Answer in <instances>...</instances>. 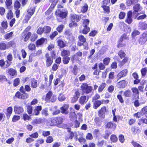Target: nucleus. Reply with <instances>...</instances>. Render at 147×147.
<instances>
[{
  "label": "nucleus",
  "mask_w": 147,
  "mask_h": 147,
  "mask_svg": "<svg viewBox=\"0 0 147 147\" xmlns=\"http://www.w3.org/2000/svg\"><path fill=\"white\" fill-rule=\"evenodd\" d=\"M81 88L82 92L87 94L91 92L92 89L91 86H88L86 83H83L82 84Z\"/></svg>",
  "instance_id": "f257e3e1"
},
{
  "label": "nucleus",
  "mask_w": 147,
  "mask_h": 147,
  "mask_svg": "<svg viewBox=\"0 0 147 147\" xmlns=\"http://www.w3.org/2000/svg\"><path fill=\"white\" fill-rule=\"evenodd\" d=\"M68 13L67 11L66 10L61 11L59 9H57L55 13L57 16L63 19L66 18Z\"/></svg>",
  "instance_id": "f03ea898"
},
{
  "label": "nucleus",
  "mask_w": 147,
  "mask_h": 147,
  "mask_svg": "<svg viewBox=\"0 0 147 147\" xmlns=\"http://www.w3.org/2000/svg\"><path fill=\"white\" fill-rule=\"evenodd\" d=\"M147 40V32H144L141 35L139 39V42L141 45H143Z\"/></svg>",
  "instance_id": "7ed1b4c3"
},
{
  "label": "nucleus",
  "mask_w": 147,
  "mask_h": 147,
  "mask_svg": "<svg viewBox=\"0 0 147 147\" xmlns=\"http://www.w3.org/2000/svg\"><path fill=\"white\" fill-rule=\"evenodd\" d=\"M14 110L15 113L17 114H19L22 113L24 111V109L22 106L15 105L14 107Z\"/></svg>",
  "instance_id": "20e7f679"
},
{
  "label": "nucleus",
  "mask_w": 147,
  "mask_h": 147,
  "mask_svg": "<svg viewBox=\"0 0 147 147\" xmlns=\"http://www.w3.org/2000/svg\"><path fill=\"white\" fill-rule=\"evenodd\" d=\"M107 111L105 107L103 106L102 107L101 109L98 112L99 116L101 118H104L105 117V113Z\"/></svg>",
  "instance_id": "39448f33"
},
{
  "label": "nucleus",
  "mask_w": 147,
  "mask_h": 147,
  "mask_svg": "<svg viewBox=\"0 0 147 147\" xmlns=\"http://www.w3.org/2000/svg\"><path fill=\"white\" fill-rule=\"evenodd\" d=\"M69 105L67 104H65L60 108L61 111L63 114H67L69 112L68 111Z\"/></svg>",
  "instance_id": "423d86ee"
},
{
  "label": "nucleus",
  "mask_w": 147,
  "mask_h": 147,
  "mask_svg": "<svg viewBox=\"0 0 147 147\" xmlns=\"http://www.w3.org/2000/svg\"><path fill=\"white\" fill-rule=\"evenodd\" d=\"M81 17L76 14H71V19L73 22H77L80 21Z\"/></svg>",
  "instance_id": "0eeeda50"
},
{
  "label": "nucleus",
  "mask_w": 147,
  "mask_h": 147,
  "mask_svg": "<svg viewBox=\"0 0 147 147\" xmlns=\"http://www.w3.org/2000/svg\"><path fill=\"white\" fill-rule=\"evenodd\" d=\"M132 13L131 11H129L127 15V18L125 20V22L128 24H131L132 22Z\"/></svg>",
  "instance_id": "6e6552de"
},
{
  "label": "nucleus",
  "mask_w": 147,
  "mask_h": 147,
  "mask_svg": "<svg viewBox=\"0 0 147 147\" xmlns=\"http://www.w3.org/2000/svg\"><path fill=\"white\" fill-rule=\"evenodd\" d=\"M106 128H110L112 130H114L116 127V125L113 122H109L107 123L106 125Z\"/></svg>",
  "instance_id": "1a4fd4ad"
},
{
  "label": "nucleus",
  "mask_w": 147,
  "mask_h": 147,
  "mask_svg": "<svg viewBox=\"0 0 147 147\" xmlns=\"http://www.w3.org/2000/svg\"><path fill=\"white\" fill-rule=\"evenodd\" d=\"M7 74L11 76H15L17 73L16 71L13 68H10L8 69L6 72Z\"/></svg>",
  "instance_id": "9d476101"
},
{
  "label": "nucleus",
  "mask_w": 147,
  "mask_h": 147,
  "mask_svg": "<svg viewBox=\"0 0 147 147\" xmlns=\"http://www.w3.org/2000/svg\"><path fill=\"white\" fill-rule=\"evenodd\" d=\"M138 27L142 30H145L147 28V23L144 22H140L138 24Z\"/></svg>",
  "instance_id": "9b49d317"
},
{
  "label": "nucleus",
  "mask_w": 147,
  "mask_h": 147,
  "mask_svg": "<svg viewBox=\"0 0 147 147\" xmlns=\"http://www.w3.org/2000/svg\"><path fill=\"white\" fill-rule=\"evenodd\" d=\"M127 72V69H124L121 71L117 75V77L119 79L121 78L126 76Z\"/></svg>",
  "instance_id": "f8f14e48"
},
{
  "label": "nucleus",
  "mask_w": 147,
  "mask_h": 147,
  "mask_svg": "<svg viewBox=\"0 0 147 147\" xmlns=\"http://www.w3.org/2000/svg\"><path fill=\"white\" fill-rule=\"evenodd\" d=\"M102 104V102L101 100H95L93 104V108L95 109H96Z\"/></svg>",
  "instance_id": "ddd939ff"
},
{
  "label": "nucleus",
  "mask_w": 147,
  "mask_h": 147,
  "mask_svg": "<svg viewBox=\"0 0 147 147\" xmlns=\"http://www.w3.org/2000/svg\"><path fill=\"white\" fill-rule=\"evenodd\" d=\"M30 85L32 88H36L38 86L37 80L34 78L31 79L30 80Z\"/></svg>",
  "instance_id": "4468645a"
},
{
  "label": "nucleus",
  "mask_w": 147,
  "mask_h": 147,
  "mask_svg": "<svg viewBox=\"0 0 147 147\" xmlns=\"http://www.w3.org/2000/svg\"><path fill=\"white\" fill-rule=\"evenodd\" d=\"M88 98H87L85 96H82L80 98L79 102L82 104H83L86 103L88 100Z\"/></svg>",
  "instance_id": "2eb2a0df"
},
{
  "label": "nucleus",
  "mask_w": 147,
  "mask_h": 147,
  "mask_svg": "<svg viewBox=\"0 0 147 147\" xmlns=\"http://www.w3.org/2000/svg\"><path fill=\"white\" fill-rule=\"evenodd\" d=\"M42 107L41 106H39L36 107L34 110V113L33 115H38L40 113V111Z\"/></svg>",
  "instance_id": "dca6fc26"
},
{
  "label": "nucleus",
  "mask_w": 147,
  "mask_h": 147,
  "mask_svg": "<svg viewBox=\"0 0 147 147\" xmlns=\"http://www.w3.org/2000/svg\"><path fill=\"white\" fill-rule=\"evenodd\" d=\"M42 121V119L41 118H36L34 119L32 121V124L33 125L39 124Z\"/></svg>",
  "instance_id": "f3484780"
},
{
  "label": "nucleus",
  "mask_w": 147,
  "mask_h": 147,
  "mask_svg": "<svg viewBox=\"0 0 147 147\" xmlns=\"http://www.w3.org/2000/svg\"><path fill=\"white\" fill-rule=\"evenodd\" d=\"M126 85L125 81L123 80L120 81L117 83V86L120 88H123Z\"/></svg>",
  "instance_id": "a211bd4d"
},
{
  "label": "nucleus",
  "mask_w": 147,
  "mask_h": 147,
  "mask_svg": "<svg viewBox=\"0 0 147 147\" xmlns=\"http://www.w3.org/2000/svg\"><path fill=\"white\" fill-rule=\"evenodd\" d=\"M134 12L136 13L138 12V11L141 10V7L139 4H137L135 5L133 7Z\"/></svg>",
  "instance_id": "6ab92c4d"
},
{
  "label": "nucleus",
  "mask_w": 147,
  "mask_h": 147,
  "mask_svg": "<svg viewBox=\"0 0 147 147\" xmlns=\"http://www.w3.org/2000/svg\"><path fill=\"white\" fill-rule=\"evenodd\" d=\"M52 92L51 91H49L46 95L45 97V101L46 102H50V100L52 96Z\"/></svg>",
  "instance_id": "aec40b11"
},
{
  "label": "nucleus",
  "mask_w": 147,
  "mask_h": 147,
  "mask_svg": "<svg viewBox=\"0 0 147 147\" xmlns=\"http://www.w3.org/2000/svg\"><path fill=\"white\" fill-rule=\"evenodd\" d=\"M13 109L11 107H9L7 108V113H6V115L7 117L8 118H9L11 115Z\"/></svg>",
  "instance_id": "412c9836"
},
{
  "label": "nucleus",
  "mask_w": 147,
  "mask_h": 147,
  "mask_svg": "<svg viewBox=\"0 0 147 147\" xmlns=\"http://www.w3.org/2000/svg\"><path fill=\"white\" fill-rule=\"evenodd\" d=\"M107 84L105 83H102L99 86L98 88V92L99 93L101 92L105 87L106 86Z\"/></svg>",
  "instance_id": "4be33fe9"
},
{
  "label": "nucleus",
  "mask_w": 147,
  "mask_h": 147,
  "mask_svg": "<svg viewBox=\"0 0 147 147\" xmlns=\"http://www.w3.org/2000/svg\"><path fill=\"white\" fill-rule=\"evenodd\" d=\"M70 118L72 121L75 120L76 118V115L74 110L73 112H70Z\"/></svg>",
  "instance_id": "5701e85b"
},
{
  "label": "nucleus",
  "mask_w": 147,
  "mask_h": 147,
  "mask_svg": "<svg viewBox=\"0 0 147 147\" xmlns=\"http://www.w3.org/2000/svg\"><path fill=\"white\" fill-rule=\"evenodd\" d=\"M111 134L109 131L108 130H106L105 131V134L102 135L103 137L105 139H107L108 138L110 134Z\"/></svg>",
  "instance_id": "b1692460"
},
{
  "label": "nucleus",
  "mask_w": 147,
  "mask_h": 147,
  "mask_svg": "<svg viewBox=\"0 0 147 147\" xmlns=\"http://www.w3.org/2000/svg\"><path fill=\"white\" fill-rule=\"evenodd\" d=\"M53 62V59L51 58H49L47 59L46 64L47 66H50Z\"/></svg>",
  "instance_id": "393cba45"
},
{
  "label": "nucleus",
  "mask_w": 147,
  "mask_h": 147,
  "mask_svg": "<svg viewBox=\"0 0 147 147\" xmlns=\"http://www.w3.org/2000/svg\"><path fill=\"white\" fill-rule=\"evenodd\" d=\"M140 32L138 30H134L131 33L132 38H135V37L138 35H139Z\"/></svg>",
  "instance_id": "a878e982"
},
{
  "label": "nucleus",
  "mask_w": 147,
  "mask_h": 147,
  "mask_svg": "<svg viewBox=\"0 0 147 147\" xmlns=\"http://www.w3.org/2000/svg\"><path fill=\"white\" fill-rule=\"evenodd\" d=\"M132 92L137 96L138 99L139 97V92L138 89L136 88H132L131 89Z\"/></svg>",
  "instance_id": "bb28decb"
},
{
  "label": "nucleus",
  "mask_w": 147,
  "mask_h": 147,
  "mask_svg": "<svg viewBox=\"0 0 147 147\" xmlns=\"http://www.w3.org/2000/svg\"><path fill=\"white\" fill-rule=\"evenodd\" d=\"M45 38H41L40 39L38 40L36 42V44L37 46L42 45L45 42Z\"/></svg>",
  "instance_id": "cd10ccee"
},
{
  "label": "nucleus",
  "mask_w": 147,
  "mask_h": 147,
  "mask_svg": "<svg viewBox=\"0 0 147 147\" xmlns=\"http://www.w3.org/2000/svg\"><path fill=\"white\" fill-rule=\"evenodd\" d=\"M8 48V47L4 43H0V50H4Z\"/></svg>",
  "instance_id": "c85d7f7f"
},
{
  "label": "nucleus",
  "mask_w": 147,
  "mask_h": 147,
  "mask_svg": "<svg viewBox=\"0 0 147 147\" xmlns=\"http://www.w3.org/2000/svg\"><path fill=\"white\" fill-rule=\"evenodd\" d=\"M131 131L134 134H136L140 132L139 128L138 127H134L131 128Z\"/></svg>",
  "instance_id": "c756f323"
},
{
  "label": "nucleus",
  "mask_w": 147,
  "mask_h": 147,
  "mask_svg": "<svg viewBox=\"0 0 147 147\" xmlns=\"http://www.w3.org/2000/svg\"><path fill=\"white\" fill-rule=\"evenodd\" d=\"M70 54L69 51L65 50H63L61 52V55L62 56H69Z\"/></svg>",
  "instance_id": "7c9ffc66"
},
{
  "label": "nucleus",
  "mask_w": 147,
  "mask_h": 147,
  "mask_svg": "<svg viewBox=\"0 0 147 147\" xmlns=\"http://www.w3.org/2000/svg\"><path fill=\"white\" fill-rule=\"evenodd\" d=\"M57 42L58 46L61 48L64 47L65 45V43L61 40H58Z\"/></svg>",
  "instance_id": "2f4dec72"
},
{
  "label": "nucleus",
  "mask_w": 147,
  "mask_h": 147,
  "mask_svg": "<svg viewBox=\"0 0 147 147\" xmlns=\"http://www.w3.org/2000/svg\"><path fill=\"white\" fill-rule=\"evenodd\" d=\"M43 32L45 33H48L50 32L51 29L49 26H46L43 28Z\"/></svg>",
  "instance_id": "473e14b6"
},
{
  "label": "nucleus",
  "mask_w": 147,
  "mask_h": 147,
  "mask_svg": "<svg viewBox=\"0 0 147 147\" xmlns=\"http://www.w3.org/2000/svg\"><path fill=\"white\" fill-rule=\"evenodd\" d=\"M58 1L59 0H54L53 1L52 3L49 8L50 10H52L56 5Z\"/></svg>",
  "instance_id": "72a5a7b5"
},
{
  "label": "nucleus",
  "mask_w": 147,
  "mask_h": 147,
  "mask_svg": "<svg viewBox=\"0 0 147 147\" xmlns=\"http://www.w3.org/2000/svg\"><path fill=\"white\" fill-rule=\"evenodd\" d=\"M13 34V33L12 32H11L6 34L4 36L5 38L6 39L11 38L12 37Z\"/></svg>",
  "instance_id": "f704fd0d"
},
{
  "label": "nucleus",
  "mask_w": 147,
  "mask_h": 147,
  "mask_svg": "<svg viewBox=\"0 0 147 147\" xmlns=\"http://www.w3.org/2000/svg\"><path fill=\"white\" fill-rule=\"evenodd\" d=\"M142 76L144 77L147 72V67L142 68L141 70Z\"/></svg>",
  "instance_id": "c9c22d12"
},
{
  "label": "nucleus",
  "mask_w": 147,
  "mask_h": 147,
  "mask_svg": "<svg viewBox=\"0 0 147 147\" xmlns=\"http://www.w3.org/2000/svg\"><path fill=\"white\" fill-rule=\"evenodd\" d=\"M35 10V8L34 7L28 9L27 12L29 14L30 16H31L33 14Z\"/></svg>",
  "instance_id": "e433bc0d"
},
{
  "label": "nucleus",
  "mask_w": 147,
  "mask_h": 147,
  "mask_svg": "<svg viewBox=\"0 0 147 147\" xmlns=\"http://www.w3.org/2000/svg\"><path fill=\"white\" fill-rule=\"evenodd\" d=\"M25 37L24 38V40L25 41H26L28 40L30 38V37L31 35V33L30 32H28L27 33H26L25 34Z\"/></svg>",
  "instance_id": "4c0bfd02"
},
{
  "label": "nucleus",
  "mask_w": 147,
  "mask_h": 147,
  "mask_svg": "<svg viewBox=\"0 0 147 147\" xmlns=\"http://www.w3.org/2000/svg\"><path fill=\"white\" fill-rule=\"evenodd\" d=\"M13 14L11 10L9 11L7 15V18L8 19H11L13 17Z\"/></svg>",
  "instance_id": "58836bf2"
},
{
  "label": "nucleus",
  "mask_w": 147,
  "mask_h": 147,
  "mask_svg": "<svg viewBox=\"0 0 147 147\" xmlns=\"http://www.w3.org/2000/svg\"><path fill=\"white\" fill-rule=\"evenodd\" d=\"M65 97L64 95H63L62 94H59L58 97V100L60 101H63L65 100Z\"/></svg>",
  "instance_id": "ea45409f"
},
{
  "label": "nucleus",
  "mask_w": 147,
  "mask_h": 147,
  "mask_svg": "<svg viewBox=\"0 0 147 147\" xmlns=\"http://www.w3.org/2000/svg\"><path fill=\"white\" fill-rule=\"evenodd\" d=\"M110 139L111 141L113 142H116L117 140V138L116 135L113 134L110 137Z\"/></svg>",
  "instance_id": "a19ab883"
},
{
  "label": "nucleus",
  "mask_w": 147,
  "mask_h": 147,
  "mask_svg": "<svg viewBox=\"0 0 147 147\" xmlns=\"http://www.w3.org/2000/svg\"><path fill=\"white\" fill-rule=\"evenodd\" d=\"M7 81V79L5 76L3 75H0V82L3 83Z\"/></svg>",
  "instance_id": "79ce46f5"
},
{
  "label": "nucleus",
  "mask_w": 147,
  "mask_h": 147,
  "mask_svg": "<svg viewBox=\"0 0 147 147\" xmlns=\"http://www.w3.org/2000/svg\"><path fill=\"white\" fill-rule=\"evenodd\" d=\"M69 57L67 56H65L63 58V63L65 64H67L69 62Z\"/></svg>",
  "instance_id": "37998d69"
},
{
  "label": "nucleus",
  "mask_w": 147,
  "mask_h": 147,
  "mask_svg": "<svg viewBox=\"0 0 147 147\" xmlns=\"http://www.w3.org/2000/svg\"><path fill=\"white\" fill-rule=\"evenodd\" d=\"M144 113H143L141 111L140 112H138L137 113H135L134 114V116L138 118L140 117L141 116H143L144 115Z\"/></svg>",
  "instance_id": "c03bdc74"
},
{
  "label": "nucleus",
  "mask_w": 147,
  "mask_h": 147,
  "mask_svg": "<svg viewBox=\"0 0 147 147\" xmlns=\"http://www.w3.org/2000/svg\"><path fill=\"white\" fill-rule=\"evenodd\" d=\"M1 26L3 29H6L7 28V23L6 21H3L1 24Z\"/></svg>",
  "instance_id": "a18cd8bd"
},
{
  "label": "nucleus",
  "mask_w": 147,
  "mask_h": 147,
  "mask_svg": "<svg viewBox=\"0 0 147 147\" xmlns=\"http://www.w3.org/2000/svg\"><path fill=\"white\" fill-rule=\"evenodd\" d=\"M136 0H127V6H130L134 3H136Z\"/></svg>",
  "instance_id": "49530a36"
},
{
  "label": "nucleus",
  "mask_w": 147,
  "mask_h": 147,
  "mask_svg": "<svg viewBox=\"0 0 147 147\" xmlns=\"http://www.w3.org/2000/svg\"><path fill=\"white\" fill-rule=\"evenodd\" d=\"M110 59L109 57L105 58L103 60L104 64L105 65H108L110 61Z\"/></svg>",
  "instance_id": "de8ad7c7"
},
{
  "label": "nucleus",
  "mask_w": 147,
  "mask_h": 147,
  "mask_svg": "<svg viewBox=\"0 0 147 147\" xmlns=\"http://www.w3.org/2000/svg\"><path fill=\"white\" fill-rule=\"evenodd\" d=\"M128 38V36L125 34H124L121 36L119 40L120 42H123L124 40H127Z\"/></svg>",
  "instance_id": "09e8293b"
},
{
  "label": "nucleus",
  "mask_w": 147,
  "mask_h": 147,
  "mask_svg": "<svg viewBox=\"0 0 147 147\" xmlns=\"http://www.w3.org/2000/svg\"><path fill=\"white\" fill-rule=\"evenodd\" d=\"M131 92L130 90H127L124 93V95L126 97H129L131 94Z\"/></svg>",
  "instance_id": "8fccbe9b"
},
{
  "label": "nucleus",
  "mask_w": 147,
  "mask_h": 147,
  "mask_svg": "<svg viewBox=\"0 0 147 147\" xmlns=\"http://www.w3.org/2000/svg\"><path fill=\"white\" fill-rule=\"evenodd\" d=\"M42 114L43 115L45 116H47L48 115V110L47 108H45L43 109L42 111Z\"/></svg>",
  "instance_id": "3c124183"
},
{
  "label": "nucleus",
  "mask_w": 147,
  "mask_h": 147,
  "mask_svg": "<svg viewBox=\"0 0 147 147\" xmlns=\"http://www.w3.org/2000/svg\"><path fill=\"white\" fill-rule=\"evenodd\" d=\"M88 8V6L87 4H85L83 6L82 9V11L83 13H85L87 11Z\"/></svg>",
  "instance_id": "603ef678"
},
{
  "label": "nucleus",
  "mask_w": 147,
  "mask_h": 147,
  "mask_svg": "<svg viewBox=\"0 0 147 147\" xmlns=\"http://www.w3.org/2000/svg\"><path fill=\"white\" fill-rule=\"evenodd\" d=\"M28 49L30 50H34L35 49L36 47L34 44H30L28 47Z\"/></svg>",
  "instance_id": "864d4df0"
},
{
  "label": "nucleus",
  "mask_w": 147,
  "mask_h": 147,
  "mask_svg": "<svg viewBox=\"0 0 147 147\" xmlns=\"http://www.w3.org/2000/svg\"><path fill=\"white\" fill-rule=\"evenodd\" d=\"M14 140V138L13 137H11L7 139L6 141V142L7 144H11L13 142Z\"/></svg>",
  "instance_id": "5fc2aeb1"
},
{
  "label": "nucleus",
  "mask_w": 147,
  "mask_h": 147,
  "mask_svg": "<svg viewBox=\"0 0 147 147\" xmlns=\"http://www.w3.org/2000/svg\"><path fill=\"white\" fill-rule=\"evenodd\" d=\"M20 2L17 1L15 2L14 7L16 9H18L20 7Z\"/></svg>",
  "instance_id": "6e6d98bb"
},
{
  "label": "nucleus",
  "mask_w": 147,
  "mask_h": 147,
  "mask_svg": "<svg viewBox=\"0 0 147 147\" xmlns=\"http://www.w3.org/2000/svg\"><path fill=\"white\" fill-rule=\"evenodd\" d=\"M125 53L123 51H120L118 53V55L121 58H122L124 57L125 55Z\"/></svg>",
  "instance_id": "4d7b16f0"
},
{
  "label": "nucleus",
  "mask_w": 147,
  "mask_h": 147,
  "mask_svg": "<svg viewBox=\"0 0 147 147\" xmlns=\"http://www.w3.org/2000/svg\"><path fill=\"white\" fill-rule=\"evenodd\" d=\"M56 119L57 121V125L63 122V118L60 117H56Z\"/></svg>",
  "instance_id": "13d9d810"
},
{
  "label": "nucleus",
  "mask_w": 147,
  "mask_h": 147,
  "mask_svg": "<svg viewBox=\"0 0 147 147\" xmlns=\"http://www.w3.org/2000/svg\"><path fill=\"white\" fill-rule=\"evenodd\" d=\"M64 27V26L63 25H60L57 28V30L58 32H62Z\"/></svg>",
  "instance_id": "bf43d9fd"
},
{
  "label": "nucleus",
  "mask_w": 147,
  "mask_h": 147,
  "mask_svg": "<svg viewBox=\"0 0 147 147\" xmlns=\"http://www.w3.org/2000/svg\"><path fill=\"white\" fill-rule=\"evenodd\" d=\"M90 28L87 27H84V28L82 32L84 34H87L90 31Z\"/></svg>",
  "instance_id": "052dcab7"
},
{
  "label": "nucleus",
  "mask_w": 147,
  "mask_h": 147,
  "mask_svg": "<svg viewBox=\"0 0 147 147\" xmlns=\"http://www.w3.org/2000/svg\"><path fill=\"white\" fill-rule=\"evenodd\" d=\"M102 7L105 12H109V6L104 5L102 6Z\"/></svg>",
  "instance_id": "680f3d73"
},
{
  "label": "nucleus",
  "mask_w": 147,
  "mask_h": 147,
  "mask_svg": "<svg viewBox=\"0 0 147 147\" xmlns=\"http://www.w3.org/2000/svg\"><path fill=\"white\" fill-rule=\"evenodd\" d=\"M23 118L24 120L27 121L30 119L31 117L26 114H24L23 115Z\"/></svg>",
  "instance_id": "e2e57ef3"
},
{
  "label": "nucleus",
  "mask_w": 147,
  "mask_h": 147,
  "mask_svg": "<svg viewBox=\"0 0 147 147\" xmlns=\"http://www.w3.org/2000/svg\"><path fill=\"white\" fill-rule=\"evenodd\" d=\"M27 111L29 114H32V108L31 106H28L27 107Z\"/></svg>",
  "instance_id": "0e129e2a"
},
{
  "label": "nucleus",
  "mask_w": 147,
  "mask_h": 147,
  "mask_svg": "<svg viewBox=\"0 0 147 147\" xmlns=\"http://www.w3.org/2000/svg\"><path fill=\"white\" fill-rule=\"evenodd\" d=\"M78 38L80 41L81 42H86V38L83 36L82 35L79 36L78 37Z\"/></svg>",
  "instance_id": "69168bd1"
},
{
  "label": "nucleus",
  "mask_w": 147,
  "mask_h": 147,
  "mask_svg": "<svg viewBox=\"0 0 147 147\" xmlns=\"http://www.w3.org/2000/svg\"><path fill=\"white\" fill-rule=\"evenodd\" d=\"M89 20L88 19H86L84 21L83 26L84 27H87V26L89 23Z\"/></svg>",
  "instance_id": "338daca9"
},
{
  "label": "nucleus",
  "mask_w": 147,
  "mask_h": 147,
  "mask_svg": "<svg viewBox=\"0 0 147 147\" xmlns=\"http://www.w3.org/2000/svg\"><path fill=\"white\" fill-rule=\"evenodd\" d=\"M131 143L134 147H142L140 145L135 142L133 141Z\"/></svg>",
  "instance_id": "774afa93"
}]
</instances>
